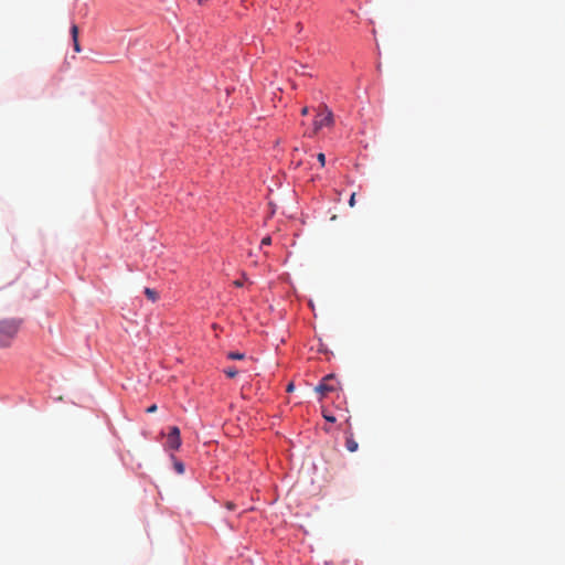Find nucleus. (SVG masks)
<instances>
[{
    "instance_id": "f257e3e1",
    "label": "nucleus",
    "mask_w": 565,
    "mask_h": 565,
    "mask_svg": "<svg viewBox=\"0 0 565 565\" xmlns=\"http://www.w3.org/2000/svg\"><path fill=\"white\" fill-rule=\"evenodd\" d=\"M20 328V322L15 319L0 321V348L11 345Z\"/></svg>"
},
{
    "instance_id": "f03ea898",
    "label": "nucleus",
    "mask_w": 565,
    "mask_h": 565,
    "mask_svg": "<svg viewBox=\"0 0 565 565\" xmlns=\"http://www.w3.org/2000/svg\"><path fill=\"white\" fill-rule=\"evenodd\" d=\"M333 125V114L332 111L324 105L320 107L319 113L316 116L313 126L315 130H319L323 127H330Z\"/></svg>"
},
{
    "instance_id": "7ed1b4c3",
    "label": "nucleus",
    "mask_w": 565,
    "mask_h": 565,
    "mask_svg": "<svg viewBox=\"0 0 565 565\" xmlns=\"http://www.w3.org/2000/svg\"><path fill=\"white\" fill-rule=\"evenodd\" d=\"M338 382L332 374L323 377L322 382L316 387V391L324 396L329 392L337 390Z\"/></svg>"
},
{
    "instance_id": "20e7f679",
    "label": "nucleus",
    "mask_w": 565,
    "mask_h": 565,
    "mask_svg": "<svg viewBox=\"0 0 565 565\" xmlns=\"http://www.w3.org/2000/svg\"><path fill=\"white\" fill-rule=\"evenodd\" d=\"M168 446L171 449L178 450L181 446V437H180V429L177 426H172L170 428L169 435H168Z\"/></svg>"
},
{
    "instance_id": "39448f33",
    "label": "nucleus",
    "mask_w": 565,
    "mask_h": 565,
    "mask_svg": "<svg viewBox=\"0 0 565 565\" xmlns=\"http://www.w3.org/2000/svg\"><path fill=\"white\" fill-rule=\"evenodd\" d=\"M71 35H72V40H73L74 51L76 53H79L82 51V49H81V45L78 42V26L76 24H73L71 26Z\"/></svg>"
},
{
    "instance_id": "423d86ee",
    "label": "nucleus",
    "mask_w": 565,
    "mask_h": 565,
    "mask_svg": "<svg viewBox=\"0 0 565 565\" xmlns=\"http://www.w3.org/2000/svg\"><path fill=\"white\" fill-rule=\"evenodd\" d=\"M345 447L347 449L350 451V452H354L358 450L359 448V445L358 443L354 440L352 434H350L349 436H347V439H345Z\"/></svg>"
},
{
    "instance_id": "0eeeda50",
    "label": "nucleus",
    "mask_w": 565,
    "mask_h": 565,
    "mask_svg": "<svg viewBox=\"0 0 565 565\" xmlns=\"http://www.w3.org/2000/svg\"><path fill=\"white\" fill-rule=\"evenodd\" d=\"M145 295L147 296V298L149 300H151L152 302H154L157 299H158V294L156 290L151 289V288H145Z\"/></svg>"
},
{
    "instance_id": "6e6552de",
    "label": "nucleus",
    "mask_w": 565,
    "mask_h": 565,
    "mask_svg": "<svg viewBox=\"0 0 565 565\" xmlns=\"http://www.w3.org/2000/svg\"><path fill=\"white\" fill-rule=\"evenodd\" d=\"M227 358L231 360H243L245 358V354L239 352H230L227 354Z\"/></svg>"
},
{
    "instance_id": "1a4fd4ad",
    "label": "nucleus",
    "mask_w": 565,
    "mask_h": 565,
    "mask_svg": "<svg viewBox=\"0 0 565 565\" xmlns=\"http://www.w3.org/2000/svg\"><path fill=\"white\" fill-rule=\"evenodd\" d=\"M224 373L226 374V376L233 379L237 375L238 371L235 367H228L224 370Z\"/></svg>"
},
{
    "instance_id": "9d476101",
    "label": "nucleus",
    "mask_w": 565,
    "mask_h": 565,
    "mask_svg": "<svg viewBox=\"0 0 565 565\" xmlns=\"http://www.w3.org/2000/svg\"><path fill=\"white\" fill-rule=\"evenodd\" d=\"M317 159H318V161L320 162V164L322 167L326 164V156H324V153H322V152L318 153Z\"/></svg>"
},
{
    "instance_id": "9b49d317",
    "label": "nucleus",
    "mask_w": 565,
    "mask_h": 565,
    "mask_svg": "<svg viewBox=\"0 0 565 565\" xmlns=\"http://www.w3.org/2000/svg\"><path fill=\"white\" fill-rule=\"evenodd\" d=\"M174 467H175V470H177L179 473H183V471H184V466H183V463H182V462H175Z\"/></svg>"
},
{
    "instance_id": "f8f14e48",
    "label": "nucleus",
    "mask_w": 565,
    "mask_h": 565,
    "mask_svg": "<svg viewBox=\"0 0 565 565\" xmlns=\"http://www.w3.org/2000/svg\"><path fill=\"white\" fill-rule=\"evenodd\" d=\"M262 246H265V245H270L271 244V238L269 236H266L262 239Z\"/></svg>"
},
{
    "instance_id": "ddd939ff",
    "label": "nucleus",
    "mask_w": 565,
    "mask_h": 565,
    "mask_svg": "<svg viewBox=\"0 0 565 565\" xmlns=\"http://www.w3.org/2000/svg\"><path fill=\"white\" fill-rule=\"evenodd\" d=\"M355 196L356 194L355 193H352L351 196H350V200H349V205L351 207H353L355 205Z\"/></svg>"
},
{
    "instance_id": "4468645a",
    "label": "nucleus",
    "mask_w": 565,
    "mask_h": 565,
    "mask_svg": "<svg viewBox=\"0 0 565 565\" xmlns=\"http://www.w3.org/2000/svg\"><path fill=\"white\" fill-rule=\"evenodd\" d=\"M323 417H324L326 420H328L330 423H334L335 422V417L332 416V415L323 414Z\"/></svg>"
},
{
    "instance_id": "2eb2a0df",
    "label": "nucleus",
    "mask_w": 565,
    "mask_h": 565,
    "mask_svg": "<svg viewBox=\"0 0 565 565\" xmlns=\"http://www.w3.org/2000/svg\"><path fill=\"white\" fill-rule=\"evenodd\" d=\"M154 412H157V405H156V404H153V405H151V406H149V407L147 408V413H149V414H150V413H154Z\"/></svg>"
},
{
    "instance_id": "dca6fc26",
    "label": "nucleus",
    "mask_w": 565,
    "mask_h": 565,
    "mask_svg": "<svg viewBox=\"0 0 565 565\" xmlns=\"http://www.w3.org/2000/svg\"><path fill=\"white\" fill-rule=\"evenodd\" d=\"M286 390H287V392H289V393H290V392H294V390H295V384H294L292 382H291V383H289V384L287 385V388H286Z\"/></svg>"
},
{
    "instance_id": "f3484780",
    "label": "nucleus",
    "mask_w": 565,
    "mask_h": 565,
    "mask_svg": "<svg viewBox=\"0 0 565 565\" xmlns=\"http://www.w3.org/2000/svg\"><path fill=\"white\" fill-rule=\"evenodd\" d=\"M209 1H210V0H198V3H199L200 6H204V4H206Z\"/></svg>"
},
{
    "instance_id": "a211bd4d",
    "label": "nucleus",
    "mask_w": 565,
    "mask_h": 565,
    "mask_svg": "<svg viewBox=\"0 0 565 565\" xmlns=\"http://www.w3.org/2000/svg\"><path fill=\"white\" fill-rule=\"evenodd\" d=\"M234 285H235L236 287H242V286H243V282H242L241 280H235V281H234Z\"/></svg>"
},
{
    "instance_id": "6ab92c4d",
    "label": "nucleus",
    "mask_w": 565,
    "mask_h": 565,
    "mask_svg": "<svg viewBox=\"0 0 565 565\" xmlns=\"http://www.w3.org/2000/svg\"><path fill=\"white\" fill-rule=\"evenodd\" d=\"M307 114H308V107H303V108L301 109V115H303V116H305V115H307Z\"/></svg>"
},
{
    "instance_id": "aec40b11",
    "label": "nucleus",
    "mask_w": 565,
    "mask_h": 565,
    "mask_svg": "<svg viewBox=\"0 0 565 565\" xmlns=\"http://www.w3.org/2000/svg\"><path fill=\"white\" fill-rule=\"evenodd\" d=\"M233 508H234V504H233V503H231V502H228V503H227V509L232 510Z\"/></svg>"
}]
</instances>
